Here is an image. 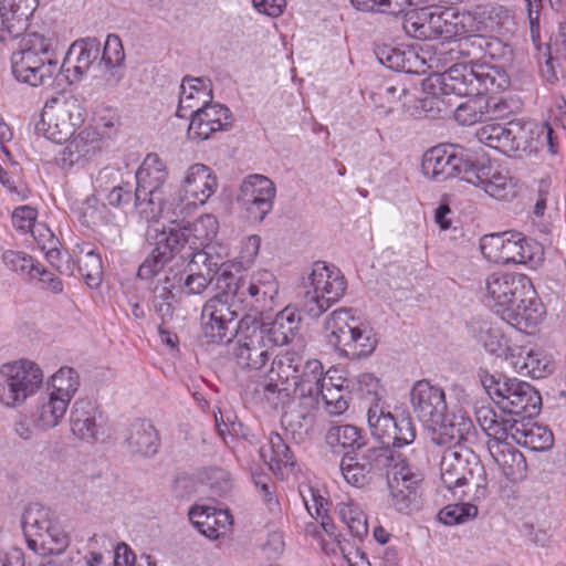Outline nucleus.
<instances>
[{
	"label": "nucleus",
	"instance_id": "nucleus-1",
	"mask_svg": "<svg viewBox=\"0 0 566 566\" xmlns=\"http://www.w3.org/2000/svg\"><path fill=\"white\" fill-rule=\"evenodd\" d=\"M36 0H0V42H12L10 67L20 83L38 87L60 72L53 40L39 32H25Z\"/></svg>",
	"mask_w": 566,
	"mask_h": 566
},
{
	"label": "nucleus",
	"instance_id": "nucleus-2",
	"mask_svg": "<svg viewBox=\"0 0 566 566\" xmlns=\"http://www.w3.org/2000/svg\"><path fill=\"white\" fill-rule=\"evenodd\" d=\"M410 405L437 444H459L475 438V426L467 411L453 409L447 415L446 392L439 385L427 379L416 381L410 390Z\"/></svg>",
	"mask_w": 566,
	"mask_h": 566
},
{
	"label": "nucleus",
	"instance_id": "nucleus-3",
	"mask_svg": "<svg viewBox=\"0 0 566 566\" xmlns=\"http://www.w3.org/2000/svg\"><path fill=\"white\" fill-rule=\"evenodd\" d=\"M135 177L134 207L139 217L148 222L169 217L172 192L168 191L169 171L165 160L154 153L146 155Z\"/></svg>",
	"mask_w": 566,
	"mask_h": 566
},
{
	"label": "nucleus",
	"instance_id": "nucleus-4",
	"mask_svg": "<svg viewBox=\"0 0 566 566\" xmlns=\"http://www.w3.org/2000/svg\"><path fill=\"white\" fill-rule=\"evenodd\" d=\"M325 337L342 357L359 359L370 356L377 347L374 328L352 308H337L327 315L324 324Z\"/></svg>",
	"mask_w": 566,
	"mask_h": 566
},
{
	"label": "nucleus",
	"instance_id": "nucleus-5",
	"mask_svg": "<svg viewBox=\"0 0 566 566\" xmlns=\"http://www.w3.org/2000/svg\"><path fill=\"white\" fill-rule=\"evenodd\" d=\"M440 478L443 485L455 496H467L480 502L488 497V479L483 464L468 452L455 448L444 450L440 461Z\"/></svg>",
	"mask_w": 566,
	"mask_h": 566
},
{
	"label": "nucleus",
	"instance_id": "nucleus-6",
	"mask_svg": "<svg viewBox=\"0 0 566 566\" xmlns=\"http://www.w3.org/2000/svg\"><path fill=\"white\" fill-rule=\"evenodd\" d=\"M478 421L489 437V452L502 474L512 482L524 480L527 473L526 460L513 446L505 422L490 408L478 411Z\"/></svg>",
	"mask_w": 566,
	"mask_h": 566
},
{
	"label": "nucleus",
	"instance_id": "nucleus-7",
	"mask_svg": "<svg viewBox=\"0 0 566 566\" xmlns=\"http://www.w3.org/2000/svg\"><path fill=\"white\" fill-rule=\"evenodd\" d=\"M223 275L233 284V297L243 311L263 315L279 305L280 283L272 271L258 269L239 281L227 270Z\"/></svg>",
	"mask_w": 566,
	"mask_h": 566
},
{
	"label": "nucleus",
	"instance_id": "nucleus-8",
	"mask_svg": "<svg viewBox=\"0 0 566 566\" xmlns=\"http://www.w3.org/2000/svg\"><path fill=\"white\" fill-rule=\"evenodd\" d=\"M479 85L476 62L454 63L444 72L433 73L422 82L423 92L428 95L423 99V107L430 104L431 109L434 107L438 112H441L444 106L451 104L450 99H444V96L452 94L457 96L475 95Z\"/></svg>",
	"mask_w": 566,
	"mask_h": 566
},
{
	"label": "nucleus",
	"instance_id": "nucleus-9",
	"mask_svg": "<svg viewBox=\"0 0 566 566\" xmlns=\"http://www.w3.org/2000/svg\"><path fill=\"white\" fill-rule=\"evenodd\" d=\"M480 249L486 260L497 264H525L536 268L544 260L542 244L520 232L484 235Z\"/></svg>",
	"mask_w": 566,
	"mask_h": 566
},
{
	"label": "nucleus",
	"instance_id": "nucleus-10",
	"mask_svg": "<svg viewBox=\"0 0 566 566\" xmlns=\"http://www.w3.org/2000/svg\"><path fill=\"white\" fill-rule=\"evenodd\" d=\"M304 286L303 307L310 316L318 317L344 295L346 280L337 266L317 261Z\"/></svg>",
	"mask_w": 566,
	"mask_h": 566
},
{
	"label": "nucleus",
	"instance_id": "nucleus-11",
	"mask_svg": "<svg viewBox=\"0 0 566 566\" xmlns=\"http://www.w3.org/2000/svg\"><path fill=\"white\" fill-rule=\"evenodd\" d=\"M483 386L490 398L511 415L538 413L542 405L539 392L528 382L517 378L486 376Z\"/></svg>",
	"mask_w": 566,
	"mask_h": 566
},
{
	"label": "nucleus",
	"instance_id": "nucleus-12",
	"mask_svg": "<svg viewBox=\"0 0 566 566\" xmlns=\"http://www.w3.org/2000/svg\"><path fill=\"white\" fill-rule=\"evenodd\" d=\"M43 373L39 365L28 359L3 364L0 367V403L18 408L41 387Z\"/></svg>",
	"mask_w": 566,
	"mask_h": 566
},
{
	"label": "nucleus",
	"instance_id": "nucleus-13",
	"mask_svg": "<svg viewBox=\"0 0 566 566\" xmlns=\"http://www.w3.org/2000/svg\"><path fill=\"white\" fill-rule=\"evenodd\" d=\"M218 177L207 165L196 163L184 172L179 188L171 193L170 214H184L190 209L203 206L217 191Z\"/></svg>",
	"mask_w": 566,
	"mask_h": 566
},
{
	"label": "nucleus",
	"instance_id": "nucleus-14",
	"mask_svg": "<svg viewBox=\"0 0 566 566\" xmlns=\"http://www.w3.org/2000/svg\"><path fill=\"white\" fill-rule=\"evenodd\" d=\"M85 115V108L75 97L52 98L45 103L35 129L45 138L61 144L73 135L75 127L84 122Z\"/></svg>",
	"mask_w": 566,
	"mask_h": 566
},
{
	"label": "nucleus",
	"instance_id": "nucleus-15",
	"mask_svg": "<svg viewBox=\"0 0 566 566\" xmlns=\"http://www.w3.org/2000/svg\"><path fill=\"white\" fill-rule=\"evenodd\" d=\"M536 126L533 123L509 122L488 123L476 129V139L502 154L511 155L516 151H532Z\"/></svg>",
	"mask_w": 566,
	"mask_h": 566
},
{
	"label": "nucleus",
	"instance_id": "nucleus-16",
	"mask_svg": "<svg viewBox=\"0 0 566 566\" xmlns=\"http://www.w3.org/2000/svg\"><path fill=\"white\" fill-rule=\"evenodd\" d=\"M264 331L258 328L255 317L247 315L237 325V340L233 357L244 369L259 370L270 359L273 347L269 344Z\"/></svg>",
	"mask_w": 566,
	"mask_h": 566
},
{
	"label": "nucleus",
	"instance_id": "nucleus-17",
	"mask_svg": "<svg viewBox=\"0 0 566 566\" xmlns=\"http://www.w3.org/2000/svg\"><path fill=\"white\" fill-rule=\"evenodd\" d=\"M531 285L524 274L497 271L485 277L481 292L485 304L502 318Z\"/></svg>",
	"mask_w": 566,
	"mask_h": 566
},
{
	"label": "nucleus",
	"instance_id": "nucleus-18",
	"mask_svg": "<svg viewBox=\"0 0 566 566\" xmlns=\"http://www.w3.org/2000/svg\"><path fill=\"white\" fill-rule=\"evenodd\" d=\"M302 363V356L294 350H285L276 355L264 384V394L268 400H276V405H283L296 394L295 379Z\"/></svg>",
	"mask_w": 566,
	"mask_h": 566
},
{
	"label": "nucleus",
	"instance_id": "nucleus-19",
	"mask_svg": "<svg viewBox=\"0 0 566 566\" xmlns=\"http://www.w3.org/2000/svg\"><path fill=\"white\" fill-rule=\"evenodd\" d=\"M229 294L208 300L201 312V339L206 344H222L231 339L237 311L229 304Z\"/></svg>",
	"mask_w": 566,
	"mask_h": 566
},
{
	"label": "nucleus",
	"instance_id": "nucleus-20",
	"mask_svg": "<svg viewBox=\"0 0 566 566\" xmlns=\"http://www.w3.org/2000/svg\"><path fill=\"white\" fill-rule=\"evenodd\" d=\"M391 453L387 448L373 447L354 455H344L339 470L345 481L354 488H364L380 475L388 465Z\"/></svg>",
	"mask_w": 566,
	"mask_h": 566
},
{
	"label": "nucleus",
	"instance_id": "nucleus-21",
	"mask_svg": "<svg viewBox=\"0 0 566 566\" xmlns=\"http://www.w3.org/2000/svg\"><path fill=\"white\" fill-rule=\"evenodd\" d=\"M114 122L86 127L72 135L71 140L60 154V163L63 167H72L76 164H84L99 154L106 145L114 130Z\"/></svg>",
	"mask_w": 566,
	"mask_h": 566
},
{
	"label": "nucleus",
	"instance_id": "nucleus-22",
	"mask_svg": "<svg viewBox=\"0 0 566 566\" xmlns=\"http://www.w3.org/2000/svg\"><path fill=\"white\" fill-rule=\"evenodd\" d=\"M275 196L276 187L270 178L251 174L243 178L237 201L251 220L262 222L272 211Z\"/></svg>",
	"mask_w": 566,
	"mask_h": 566
},
{
	"label": "nucleus",
	"instance_id": "nucleus-23",
	"mask_svg": "<svg viewBox=\"0 0 566 566\" xmlns=\"http://www.w3.org/2000/svg\"><path fill=\"white\" fill-rule=\"evenodd\" d=\"M179 216L169 214L163 217L168 220V223L163 228L166 232H171L172 241L176 247L181 251L186 245L190 250L196 251L201 247L212 242L219 230L218 219L213 214H202L193 222L179 219Z\"/></svg>",
	"mask_w": 566,
	"mask_h": 566
},
{
	"label": "nucleus",
	"instance_id": "nucleus-24",
	"mask_svg": "<svg viewBox=\"0 0 566 566\" xmlns=\"http://www.w3.org/2000/svg\"><path fill=\"white\" fill-rule=\"evenodd\" d=\"M467 182L474 185L497 200L509 201L518 193L517 181L513 177L486 163L472 161V167L467 172Z\"/></svg>",
	"mask_w": 566,
	"mask_h": 566
},
{
	"label": "nucleus",
	"instance_id": "nucleus-25",
	"mask_svg": "<svg viewBox=\"0 0 566 566\" xmlns=\"http://www.w3.org/2000/svg\"><path fill=\"white\" fill-rule=\"evenodd\" d=\"M470 167H472L471 160L451 153L442 146L426 151L421 161L423 176L436 181H443L455 176L467 181V172Z\"/></svg>",
	"mask_w": 566,
	"mask_h": 566
},
{
	"label": "nucleus",
	"instance_id": "nucleus-26",
	"mask_svg": "<svg viewBox=\"0 0 566 566\" xmlns=\"http://www.w3.org/2000/svg\"><path fill=\"white\" fill-rule=\"evenodd\" d=\"M101 55V43L96 38H84L74 41L59 69L70 84L80 82L93 67L97 66Z\"/></svg>",
	"mask_w": 566,
	"mask_h": 566
},
{
	"label": "nucleus",
	"instance_id": "nucleus-27",
	"mask_svg": "<svg viewBox=\"0 0 566 566\" xmlns=\"http://www.w3.org/2000/svg\"><path fill=\"white\" fill-rule=\"evenodd\" d=\"M427 29L429 40L442 36L444 39H452L463 36L469 32L467 22L472 20V17L465 12H459L451 7L440 8L434 7L426 8Z\"/></svg>",
	"mask_w": 566,
	"mask_h": 566
},
{
	"label": "nucleus",
	"instance_id": "nucleus-28",
	"mask_svg": "<svg viewBox=\"0 0 566 566\" xmlns=\"http://www.w3.org/2000/svg\"><path fill=\"white\" fill-rule=\"evenodd\" d=\"M188 117L190 118L188 135L196 140H206L214 133L226 130L231 124L230 109L212 101Z\"/></svg>",
	"mask_w": 566,
	"mask_h": 566
},
{
	"label": "nucleus",
	"instance_id": "nucleus-29",
	"mask_svg": "<svg viewBox=\"0 0 566 566\" xmlns=\"http://www.w3.org/2000/svg\"><path fill=\"white\" fill-rule=\"evenodd\" d=\"M421 475L413 471L406 463H396L388 479L391 505L399 512L407 513L411 504L416 501L418 484Z\"/></svg>",
	"mask_w": 566,
	"mask_h": 566
},
{
	"label": "nucleus",
	"instance_id": "nucleus-30",
	"mask_svg": "<svg viewBox=\"0 0 566 566\" xmlns=\"http://www.w3.org/2000/svg\"><path fill=\"white\" fill-rule=\"evenodd\" d=\"M156 231L154 248L147 254L137 271V276L140 280L149 281L165 273L167 265L172 261L175 255L180 252L176 247L177 241H172L171 232H166L164 228Z\"/></svg>",
	"mask_w": 566,
	"mask_h": 566
},
{
	"label": "nucleus",
	"instance_id": "nucleus-31",
	"mask_svg": "<svg viewBox=\"0 0 566 566\" xmlns=\"http://www.w3.org/2000/svg\"><path fill=\"white\" fill-rule=\"evenodd\" d=\"M378 61L388 69L405 72L421 74L426 73L427 69L432 67L433 59H430V64L423 56L419 55L415 48L409 46H394L384 44L376 50Z\"/></svg>",
	"mask_w": 566,
	"mask_h": 566
},
{
	"label": "nucleus",
	"instance_id": "nucleus-32",
	"mask_svg": "<svg viewBox=\"0 0 566 566\" xmlns=\"http://www.w3.org/2000/svg\"><path fill=\"white\" fill-rule=\"evenodd\" d=\"M545 313V307L532 284L530 292L525 291L502 319L520 331H526L536 327L543 321Z\"/></svg>",
	"mask_w": 566,
	"mask_h": 566
},
{
	"label": "nucleus",
	"instance_id": "nucleus-33",
	"mask_svg": "<svg viewBox=\"0 0 566 566\" xmlns=\"http://www.w3.org/2000/svg\"><path fill=\"white\" fill-rule=\"evenodd\" d=\"M499 419L505 422L506 431L511 436L514 443L521 444L533 451L548 450L553 443L554 438L552 431L537 423H523L512 418L499 416Z\"/></svg>",
	"mask_w": 566,
	"mask_h": 566
},
{
	"label": "nucleus",
	"instance_id": "nucleus-34",
	"mask_svg": "<svg viewBox=\"0 0 566 566\" xmlns=\"http://www.w3.org/2000/svg\"><path fill=\"white\" fill-rule=\"evenodd\" d=\"M506 360L517 374L532 377L544 378L553 373V359L541 350L527 349L524 347H513Z\"/></svg>",
	"mask_w": 566,
	"mask_h": 566
},
{
	"label": "nucleus",
	"instance_id": "nucleus-35",
	"mask_svg": "<svg viewBox=\"0 0 566 566\" xmlns=\"http://www.w3.org/2000/svg\"><path fill=\"white\" fill-rule=\"evenodd\" d=\"M212 101V86L206 77H190L182 80L180 85L179 105L176 115L188 118L196 109L203 107Z\"/></svg>",
	"mask_w": 566,
	"mask_h": 566
},
{
	"label": "nucleus",
	"instance_id": "nucleus-36",
	"mask_svg": "<svg viewBox=\"0 0 566 566\" xmlns=\"http://www.w3.org/2000/svg\"><path fill=\"white\" fill-rule=\"evenodd\" d=\"M336 370L327 371V381L319 390L318 399L329 416H342L349 407V388L352 380L336 375Z\"/></svg>",
	"mask_w": 566,
	"mask_h": 566
},
{
	"label": "nucleus",
	"instance_id": "nucleus-37",
	"mask_svg": "<svg viewBox=\"0 0 566 566\" xmlns=\"http://www.w3.org/2000/svg\"><path fill=\"white\" fill-rule=\"evenodd\" d=\"M472 337L484 349L495 356L506 358L513 347L509 346V338L502 329V325L490 319H475L471 324Z\"/></svg>",
	"mask_w": 566,
	"mask_h": 566
},
{
	"label": "nucleus",
	"instance_id": "nucleus-38",
	"mask_svg": "<svg viewBox=\"0 0 566 566\" xmlns=\"http://www.w3.org/2000/svg\"><path fill=\"white\" fill-rule=\"evenodd\" d=\"M229 258V248L226 244L218 242H210L200 249L192 252L191 261L193 264L203 265L209 274L216 275L219 271H222L218 277V284L222 287L221 282L226 283L227 289L231 292L230 280H224L223 272L227 270L229 273V266L227 261Z\"/></svg>",
	"mask_w": 566,
	"mask_h": 566
},
{
	"label": "nucleus",
	"instance_id": "nucleus-39",
	"mask_svg": "<svg viewBox=\"0 0 566 566\" xmlns=\"http://www.w3.org/2000/svg\"><path fill=\"white\" fill-rule=\"evenodd\" d=\"M300 318L293 308L285 307L280 311L270 323L258 324L264 331L265 337L272 347L290 343L298 329Z\"/></svg>",
	"mask_w": 566,
	"mask_h": 566
},
{
	"label": "nucleus",
	"instance_id": "nucleus-40",
	"mask_svg": "<svg viewBox=\"0 0 566 566\" xmlns=\"http://www.w3.org/2000/svg\"><path fill=\"white\" fill-rule=\"evenodd\" d=\"M98 417L99 412L91 401H75L70 415V423L73 434L85 441L96 439L98 431Z\"/></svg>",
	"mask_w": 566,
	"mask_h": 566
},
{
	"label": "nucleus",
	"instance_id": "nucleus-41",
	"mask_svg": "<svg viewBox=\"0 0 566 566\" xmlns=\"http://www.w3.org/2000/svg\"><path fill=\"white\" fill-rule=\"evenodd\" d=\"M470 97L459 104L454 109V118L461 125H473L485 118H492L499 106L492 97L483 95H469Z\"/></svg>",
	"mask_w": 566,
	"mask_h": 566
},
{
	"label": "nucleus",
	"instance_id": "nucleus-42",
	"mask_svg": "<svg viewBox=\"0 0 566 566\" xmlns=\"http://www.w3.org/2000/svg\"><path fill=\"white\" fill-rule=\"evenodd\" d=\"M295 380L296 392L300 394V397L318 401L319 390L327 381V373H324L319 360L310 359L305 364L302 363Z\"/></svg>",
	"mask_w": 566,
	"mask_h": 566
},
{
	"label": "nucleus",
	"instance_id": "nucleus-43",
	"mask_svg": "<svg viewBox=\"0 0 566 566\" xmlns=\"http://www.w3.org/2000/svg\"><path fill=\"white\" fill-rule=\"evenodd\" d=\"M126 441L132 452L143 455L155 454L159 447L157 430L147 420H136L133 422Z\"/></svg>",
	"mask_w": 566,
	"mask_h": 566
},
{
	"label": "nucleus",
	"instance_id": "nucleus-44",
	"mask_svg": "<svg viewBox=\"0 0 566 566\" xmlns=\"http://www.w3.org/2000/svg\"><path fill=\"white\" fill-rule=\"evenodd\" d=\"M413 96L405 85H390L374 94V102L385 116L402 114L411 106Z\"/></svg>",
	"mask_w": 566,
	"mask_h": 566
},
{
	"label": "nucleus",
	"instance_id": "nucleus-45",
	"mask_svg": "<svg viewBox=\"0 0 566 566\" xmlns=\"http://www.w3.org/2000/svg\"><path fill=\"white\" fill-rule=\"evenodd\" d=\"M259 452L261 459L273 472H280L283 468L294 464V458L290 448L277 432L270 433Z\"/></svg>",
	"mask_w": 566,
	"mask_h": 566
},
{
	"label": "nucleus",
	"instance_id": "nucleus-46",
	"mask_svg": "<svg viewBox=\"0 0 566 566\" xmlns=\"http://www.w3.org/2000/svg\"><path fill=\"white\" fill-rule=\"evenodd\" d=\"M300 496L308 514L316 520H321V526L325 533L329 537L334 536L335 525L327 516L328 502L322 492L311 485H303L300 489Z\"/></svg>",
	"mask_w": 566,
	"mask_h": 566
},
{
	"label": "nucleus",
	"instance_id": "nucleus-47",
	"mask_svg": "<svg viewBox=\"0 0 566 566\" xmlns=\"http://www.w3.org/2000/svg\"><path fill=\"white\" fill-rule=\"evenodd\" d=\"M476 86L475 95L497 94L510 85L507 74L496 65L486 62H476Z\"/></svg>",
	"mask_w": 566,
	"mask_h": 566
},
{
	"label": "nucleus",
	"instance_id": "nucleus-48",
	"mask_svg": "<svg viewBox=\"0 0 566 566\" xmlns=\"http://www.w3.org/2000/svg\"><path fill=\"white\" fill-rule=\"evenodd\" d=\"M80 387V376L72 367L63 366L51 376L49 390L50 395L64 399L66 405L75 396Z\"/></svg>",
	"mask_w": 566,
	"mask_h": 566
},
{
	"label": "nucleus",
	"instance_id": "nucleus-49",
	"mask_svg": "<svg viewBox=\"0 0 566 566\" xmlns=\"http://www.w3.org/2000/svg\"><path fill=\"white\" fill-rule=\"evenodd\" d=\"M395 418L389 406L380 399L374 401L367 411V421L373 437L382 443L384 439L389 437V429L394 428Z\"/></svg>",
	"mask_w": 566,
	"mask_h": 566
},
{
	"label": "nucleus",
	"instance_id": "nucleus-50",
	"mask_svg": "<svg viewBox=\"0 0 566 566\" xmlns=\"http://www.w3.org/2000/svg\"><path fill=\"white\" fill-rule=\"evenodd\" d=\"M52 523L50 510L38 504L28 507L22 517L23 532L28 537L44 538Z\"/></svg>",
	"mask_w": 566,
	"mask_h": 566
},
{
	"label": "nucleus",
	"instance_id": "nucleus-51",
	"mask_svg": "<svg viewBox=\"0 0 566 566\" xmlns=\"http://www.w3.org/2000/svg\"><path fill=\"white\" fill-rule=\"evenodd\" d=\"M337 512L340 521L354 536L361 538L367 535V517L357 502L352 499L342 501L337 504Z\"/></svg>",
	"mask_w": 566,
	"mask_h": 566
},
{
	"label": "nucleus",
	"instance_id": "nucleus-52",
	"mask_svg": "<svg viewBox=\"0 0 566 566\" xmlns=\"http://www.w3.org/2000/svg\"><path fill=\"white\" fill-rule=\"evenodd\" d=\"M69 405L64 399L57 398L49 394L48 400L42 402L34 415L40 429H52L59 426L64 418Z\"/></svg>",
	"mask_w": 566,
	"mask_h": 566
},
{
	"label": "nucleus",
	"instance_id": "nucleus-53",
	"mask_svg": "<svg viewBox=\"0 0 566 566\" xmlns=\"http://www.w3.org/2000/svg\"><path fill=\"white\" fill-rule=\"evenodd\" d=\"M326 442L344 449H360L365 444L360 430L353 424L332 426L326 433Z\"/></svg>",
	"mask_w": 566,
	"mask_h": 566
},
{
	"label": "nucleus",
	"instance_id": "nucleus-54",
	"mask_svg": "<svg viewBox=\"0 0 566 566\" xmlns=\"http://www.w3.org/2000/svg\"><path fill=\"white\" fill-rule=\"evenodd\" d=\"M78 221L87 227L108 222V210L106 206L95 197L90 196L75 209Z\"/></svg>",
	"mask_w": 566,
	"mask_h": 566
},
{
	"label": "nucleus",
	"instance_id": "nucleus-55",
	"mask_svg": "<svg viewBox=\"0 0 566 566\" xmlns=\"http://www.w3.org/2000/svg\"><path fill=\"white\" fill-rule=\"evenodd\" d=\"M389 430V437L382 442L386 447L402 448L411 444L416 439V427L409 417H396L394 428Z\"/></svg>",
	"mask_w": 566,
	"mask_h": 566
},
{
	"label": "nucleus",
	"instance_id": "nucleus-56",
	"mask_svg": "<svg viewBox=\"0 0 566 566\" xmlns=\"http://www.w3.org/2000/svg\"><path fill=\"white\" fill-rule=\"evenodd\" d=\"M205 518L200 524V533L212 539L226 534L232 524V516L228 510L212 507L210 515Z\"/></svg>",
	"mask_w": 566,
	"mask_h": 566
},
{
	"label": "nucleus",
	"instance_id": "nucleus-57",
	"mask_svg": "<svg viewBox=\"0 0 566 566\" xmlns=\"http://www.w3.org/2000/svg\"><path fill=\"white\" fill-rule=\"evenodd\" d=\"M97 67L113 70L122 66L125 61V52L122 40L116 34H108L99 55Z\"/></svg>",
	"mask_w": 566,
	"mask_h": 566
},
{
	"label": "nucleus",
	"instance_id": "nucleus-58",
	"mask_svg": "<svg viewBox=\"0 0 566 566\" xmlns=\"http://www.w3.org/2000/svg\"><path fill=\"white\" fill-rule=\"evenodd\" d=\"M478 515V506L471 502L450 504L443 507L438 517L446 525L467 523Z\"/></svg>",
	"mask_w": 566,
	"mask_h": 566
},
{
	"label": "nucleus",
	"instance_id": "nucleus-59",
	"mask_svg": "<svg viewBox=\"0 0 566 566\" xmlns=\"http://www.w3.org/2000/svg\"><path fill=\"white\" fill-rule=\"evenodd\" d=\"M262 239L258 234H250L242 238L238 245L235 263L243 270L250 269L256 261Z\"/></svg>",
	"mask_w": 566,
	"mask_h": 566
},
{
	"label": "nucleus",
	"instance_id": "nucleus-60",
	"mask_svg": "<svg viewBox=\"0 0 566 566\" xmlns=\"http://www.w3.org/2000/svg\"><path fill=\"white\" fill-rule=\"evenodd\" d=\"M427 27L426 8L406 12L402 28L407 35L418 40H429Z\"/></svg>",
	"mask_w": 566,
	"mask_h": 566
},
{
	"label": "nucleus",
	"instance_id": "nucleus-61",
	"mask_svg": "<svg viewBox=\"0 0 566 566\" xmlns=\"http://www.w3.org/2000/svg\"><path fill=\"white\" fill-rule=\"evenodd\" d=\"M2 260L12 271L31 276L39 265L32 256L21 251L7 250L2 254Z\"/></svg>",
	"mask_w": 566,
	"mask_h": 566
},
{
	"label": "nucleus",
	"instance_id": "nucleus-62",
	"mask_svg": "<svg viewBox=\"0 0 566 566\" xmlns=\"http://www.w3.org/2000/svg\"><path fill=\"white\" fill-rule=\"evenodd\" d=\"M78 268L88 285L98 284L102 274V261L94 250H90L78 258Z\"/></svg>",
	"mask_w": 566,
	"mask_h": 566
},
{
	"label": "nucleus",
	"instance_id": "nucleus-63",
	"mask_svg": "<svg viewBox=\"0 0 566 566\" xmlns=\"http://www.w3.org/2000/svg\"><path fill=\"white\" fill-rule=\"evenodd\" d=\"M187 272L185 289L188 294H201L213 279L212 274L203 272L200 265L193 264L192 261L189 262Z\"/></svg>",
	"mask_w": 566,
	"mask_h": 566
},
{
	"label": "nucleus",
	"instance_id": "nucleus-64",
	"mask_svg": "<svg viewBox=\"0 0 566 566\" xmlns=\"http://www.w3.org/2000/svg\"><path fill=\"white\" fill-rule=\"evenodd\" d=\"M206 481L216 495H224L232 486L230 473L221 468L209 469Z\"/></svg>",
	"mask_w": 566,
	"mask_h": 566
}]
</instances>
